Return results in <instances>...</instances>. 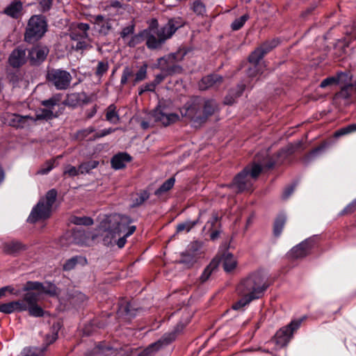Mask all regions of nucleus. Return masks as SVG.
I'll list each match as a JSON object with an SVG mask.
<instances>
[{
    "mask_svg": "<svg viewBox=\"0 0 356 356\" xmlns=\"http://www.w3.org/2000/svg\"><path fill=\"white\" fill-rule=\"evenodd\" d=\"M334 99H341L345 104H349L356 99V82L346 84L335 94Z\"/></svg>",
    "mask_w": 356,
    "mask_h": 356,
    "instance_id": "a211bd4d",
    "label": "nucleus"
},
{
    "mask_svg": "<svg viewBox=\"0 0 356 356\" xmlns=\"http://www.w3.org/2000/svg\"><path fill=\"white\" fill-rule=\"evenodd\" d=\"M24 250V245L17 241H12L4 245V250L8 254H15Z\"/></svg>",
    "mask_w": 356,
    "mask_h": 356,
    "instance_id": "72a5a7b5",
    "label": "nucleus"
},
{
    "mask_svg": "<svg viewBox=\"0 0 356 356\" xmlns=\"http://www.w3.org/2000/svg\"><path fill=\"white\" fill-rule=\"evenodd\" d=\"M22 3L19 1L11 2L5 9L3 13L13 18H18L22 14Z\"/></svg>",
    "mask_w": 356,
    "mask_h": 356,
    "instance_id": "393cba45",
    "label": "nucleus"
},
{
    "mask_svg": "<svg viewBox=\"0 0 356 356\" xmlns=\"http://www.w3.org/2000/svg\"><path fill=\"white\" fill-rule=\"evenodd\" d=\"M150 118L156 122H161L164 126H168L179 120L178 115L166 111L165 108L161 105H159L150 113Z\"/></svg>",
    "mask_w": 356,
    "mask_h": 356,
    "instance_id": "2eb2a0df",
    "label": "nucleus"
},
{
    "mask_svg": "<svg viewBox=\"0 0 356 356\" xmlns=\"http://www.w3.org/2000/svg\"><path fill=\"white\" fill-rule=\"evenodd\" d=\"M356 131V124L348 125L344 128L341 129L337 132V136L345 135Z\"/></svg>",
    "mask_w": 356,
    "mask_h": 356,
    "instance_id": "052dcab7",
    "label": "nucleus"
},
{
    "mask_svg": "<svg viewBox=\"0 0 356 356\" xmlns=\"http://www.w3.org/2000/svg\"><path fill=\"white\" fill-rule=\"evenodd\" d=\"M293 191L294 187L293 186L286 188L282 194L283 198H288L293 193Z\"/></svg>",
    "mask_w": 356,
    "mask_h": 356,
    "instance_id": "774afa93",
    "label": "nucleus"
},
{
    "mask_svg": "<svg viewBox=\"0 0 356 356\" xmlns=\"http://www.w3.org/2000/svg\"><path fill=\"white\" fill-rule=\"evenodd\" d=\"M46 79L49 84L57 90H66L70 86L72 77L66 70L52 68L48 70Z\"/></svg>",
    "mask_w": 356,
    "mask_h": 356,
    "instance_id": "9d476101",
    "label": "nucleus"
},
{
    "mask_svg": "<svg viewBox=\"0 0 356 356\" xmlns=\"http://www.w3.org/2000/svg\"><path fill=\"white\" fill-rule=\"evenodd\" d=\"M33 290L26 291V293L24 294L23 301L26 302V305L31 307L37 304L40 293L38 291L34 292Z\"/></svg>",
    "mask_w": 356,
    "mask_h": 356,
    "instance_id": "7c9ffc66",
    "label": "nucleus"
},
{
    "mask_svg": "<svg viewBox=\"0 0 356 356\" xmlns=\"http://www.w3.org/2000/svg\"><path fill=\"white\" fill-rule=\"evenodd\" d=\"M131 157L126 152L115 154L111 159L112 167L115 170L124 168L127 163L130 162Z\"/></svg>",
    "mask_w": 356,
    "mask_h": 356,
    "instance_id": "b1692460",
    "label": "nucleus"
},
{
    "mask_svg": "<svg viewBox=\"0 0 356 356\" xmlns=\"http://www.w3.org/2000/svg\"><path fill=\"white\" fill-rule=\"evenodd\" d=\"M147 30H144L138 34L134 35L127 43L131 47H136L146 39Z\"/></svg>",
    "mask_w": 356,
    "mask_h": 356,
    "instance_id": "e433bc0d",
    "label": "nucleus"
},
{
    "mask_svg": "<svg viewBox=\"0 0 356 356\" xmlns=\"http://www.w3.org/2000/svg\"><path fill=\"white\" fill-rule=\"evenodd\" d=\"M106 118L113 124H117L119 122L120 118L115 111V107L114 105L112 104L108 107Z\"/></svg>",
    "mask_w": 356,
    "mask_h": 356,
    "instance_id": "58836bf2",
    "label": "nucleus"
},
{
    "mask_svg": "<svg viewBox=\"0 0 356 356\" xmlns=\"http://www.w3.org/2000/svg\"><path fill=\"white\" fill-rule=\"evenodd\" d=\"M134 31V26L130 25L124 27L120 33V35L123 39L132 34Z\"/></svg>",
    "mask_w": 356,
    "mask_h": 356,
    "instance_id": "e2e57ef3",
    "label": "nucleus"
},
{
    "mask_svg": "<svg viewBox=\"0 0 356 356\" xmlns=\"http://www.w3.org/2000/svg\"><path fill=\"white\" fill-rule=\"evenodd\" d=\"M252 66L248 69L247 74L249 77H255L257 74H261V65L259 64H251Z\"/></svg>",
    "mask_w": 356,
    "mask_h": 356,
    "instance_id": "8fccbe9b",
    "label": "nucleus"
},
{
    "mask_svg": "<svg viewBox=\"0 0 356 356\" xmlns=\"http://www.w3.org/2000/svg\"><path fill=\"white\" fill-rule=\"evenodd\" d=\"M285 222H286V217L282 215V216H278V218H277V220L275 222V225H274V232H275V235L278 236L280 234Z\"/></svg>",
    "mask_w": 356,
    "mask_h": 356,
    "instance_id": "37998d69",
    "label": "nucleus"
},
{
    "mask_svg": "<svg viewBox=\"0 0 356 356\" xmlns=\"http://www.w3.org/2000/svg\"><path fill=\"white\" fill-rule=\"evenodd\" d=\"M211 232V234H210V238L212 240V241H215L216 240L217 238H218L219 236H220V234L221 232L220 229V227L219 228H216V229H213Z\"/></svg>",
    "mask_w": 356,
    "mask_h": 356,
    "instance_id": "338daca9",
    "label": "nucleus"
},
{
    "mask_svg": "<svg viewBox=\"0 0 356 356\" xmlns=\"http://www.w3.org/2000/svg\"><path fill=\"white\" fill-rule=\"evenodd\" d=\"M248 18V15H243L240 18L236 19L232 24V29L234 31L240 29Z\"/></svg>",
    "mask_w": 356,
    "mask_h": 356,
    "instance_id": "de8ad7c7",
    "label": "nucleus"
},
{
    "mask_svg": "<svg viewBox=\"0 0 356 356\" xmlns=\"http://www.w3.org/2000/svg\"><path fill=\"white\" fill-rule=\"evenodd\" d=\"M57 197V191L55 189L49 191L45 196L40 200L38 204L33 208L28 221L35 223L40 220L49 218L51 213L52 206Z\"/></svg>",
    "mask_w": 356,
    "mask_h": 356,
    "instance_id": "0eeeda50",
    "label": "nucleus"
},
{
    "mask_svg": "<svg viewBox=\"0 0 356 356\" xmlns=\"http://www.w3.org/2000/svg\"><path fill=\"white\" fill-rule=\"evenodd\" d=\"M80 258L78 257H74L66 261L65 264L63 265V269L65 270H72L78 263V261Z\"/></svg>",
    "mask_w": 356,
    "mask_h": 356,
    "instance_id": "864d4df0",
    "label": "nucleus"
},
{
    "mask_svg": "<svg viewBox=\"0 0 356 356\" xmlns=\"http://www.w3.org/2000/svg\"><path fill=\"white\" fill-rule=\"evenodd\" d=\"M222 81V77L218 74H211L204 76L199 83V88L202 90L213 86H219Z\"/></svg>",
    "mask_w": 356,
    "mask_h": 356,
    "instance_id": "5701e85b",
    "label": "nucleus"
},
{
    "mask_svg": "<svg viewBox=\"0 0 356 356\" xmlns=\"http://www.w3.org/2000/svg\"><path fill=\"white\" fill-rule=\"evenodd\" d=\"M222 262L223 268L227 272L232 270L236 266V261L230 253H225L223 255Z\"/></svg>",
    "mask_w": 356,
    "mask_h": 356,
    "instance_id": "473e14b6",
    "label": "nucleus"
},
{
    "mask_svg": "<svg viewBox=\"0 0 356 356\" xmlns=\"http://www.w3.org/2000/svg\"><path fill=\"white\" fill-rule=\"evenodd\" d=\"M73 222L76 225H92L93 220L87 217L75 218Z\"/></svg>",
    "mask_w": 356,
    "mask_h": 356,
    "instance_id": "bf43d9fd",
    "label": "nucleus"
},
{
    "mask_svg": "<svg viewBox=\"0 0 356 356\" xmlns=\"http://www.w3.org/2000/svg\"><path fill=\"white\" fill-rule=\"evenodd\" d=\"M62 95L60 94H56L52 96L51 98L42 102V104L48 108L51 109L54 106L57 105L61 100Z\"/></svg>",
    "mask_w": 356,
    "mask_h": 356,
    "instance_id": "79ce46f5",
    "label": "nucleus"
},
{
    "mask_svg": "<svg viewBox=\"0 0 356 356\" xmlns=\"http://www.w3.org/2000/svg\"><path fill=\"white\" fill-rule=\"evenodd\" d=\"M356 210V200L348 204L342 211V214H349Z\"/></svg>",
    "mask_w": 356,
    "mask_h": 356,
    "instance_id": "0e129e2a",
    "label": "nucleus"
},
{
    "mask_svg": "<svg viewBox=\"0 0 356 356\" xmlns=\"http://www.w3.org/2000/svg\"><path fill=\"white\" fill-rule=\"evenodd\" d=\"M14 307V312H24L26 311L29 306L26 305V302L23 300H19L16 301H12Z\"/></svg>",
    "mask_w": 356,
    "mask_h": 356,
    "instance_id": "603ef678",
    "label": "nucleus"
},
{
    "mask_svg": "<svg viewBox=\"0 0 356 356\" xmlns=\"http://www.w3.org/2000/svg\"><path fill=\"white\" fill-rule=\"evenodd\" d=\"M147 72V65L146 63H144L139 67L138 70L135 74L134 79H133V85L135 86L136 83L146 79Z\"/></svg>",
    "mask_w": 356,
    "mask_h": 356,
    "instance_id": "f704fd0d",
    "label": "nucleus"
},
{
    "mask_svg": "<svg viewBox=\"0 0 356 356\" xmlns=\"http://www.w3.org/2000/svg\"><path fill=\"white\" fill-rule=\"evenodd\" d=\"M201 248V244L199 242H193L188 248L180 253L179 259L177 262L182 264L186 268H191L197 261L198 252Z\"/></svg>",
    "mask_w": 356,
    "mask_h": 356,
    "instance_id": "ddd939ff",
    "label": "nucleus"
},
{
    "mask_svg": "<svg viewBox=\"0 0 356 356\" xmlns=\"http://www.w3.org/2000/svg\"><path fill=\"white\" fill-rule=\"evenodd\" d=\"M134 76V72L132 69L128 66H126L122 74L120 83L122 85H124L128 82V80L130 77Z\"/></svg>",
    "mask_w": 356,
    "mask_h": 356,
    "instance_id": "09e8293b",
    "label": "nucleus"
},
{
    "mask_svg": "<svg viewBox=\"0 0 356 356\" xmlns=\"http://www.w3.org/2000/svg\"><path fill=\"white\" fill-rule=\"evenodd\" d=\"M218 264L219 261L216 259H213L210 262L200 277V280L202 282H206L209 278L210 275L217 269Z\"/></svg>",
    "mask_w": 356,
    "mask_h": 356,
    "instance_id": "c85d7f7f",
    "label": "nucleus"
},
{
    "mask_svg": "<svg viewBox=\"0 0 356 356\" xmlns=\"http://www.w3.org/2000/svg\"><path fill=\"white\" fill-rule=\"evenodd\" d=\"M265 276L261 273H255L243 280L236 288L241 298L232 305L235 310L240 309L251 301L261 298L268 288Z\"/></svg>",
    "mask_w": 356,
    "mask_h": 356,
    "instance_id": "f03ea898",
    "label": "nucleus"
},
{
    "mask_svg": "<svg viewBox=\"0 0 356 356\" xmlns=\"http://www.w3.org/2000/svg\"><path fill=\"white\" fill-rule=\"evenodd\" d=\"M108 69V63L105 62V61H100L98 63V65L97 66V70H96L95 74L97 76H102L105 72H106Z\"/></svg>",
    "mask_w": 356,
    "mask_h": 356,
    "instance_id": "5fc2aeb1",
    "label": "nucleus"
},
{
    "mask_svg": "<svg viewBox=\"0 0 356 356\" xmlns=\"http://www.w3.org/2000/svg\"><path fill=\"white\" fill-rule=\"evenodd\" d=\"M261 169V165L258 163L248 165L234 177L232 184L222 186V187L231 190L232 193L229 195L250 191Z\"/></svg>",
    "mask_w": 356,
    "mask_h": 356,
    "instance_id": "20e7f679",
    "label": "nucleus"
},
{
    "mask_svg": "<svg viewBox=\"0 0 356 356\" xmlns=\"http://www.w3.org/2000/svg\"><path fill=\"white\" fill-rule=\"evenodd\" d=\"M301 323V319L292 321L287 326L281 328L276 332L273 341L279 348L286 346L293 332L300 326Z\"/></svg>",
    "mask_w": 356,
    "mask_h": 356,
    "instance_id": "f8f14e48",
    "label": "nucleus"
},
{
    "mask_svg": "<svg viewBox=\"0 0 356 356\" xmlns=\"http://www.w3.org/2000/svg\"><path fill=\"white\" fill-rule=\"evenodd\" d=\"M205 212H202L200 213V217L197 220L193 221L187 220L186 222L179 223L177 226V232H181L184 231L188 232L195 225H197L199 222L200 219L201 218H203L205 216Z\"/></svg>",
    "mask_w": 356,
    "mask_h": 356,
    "instance_id": "cd10ccee",
    "label": "nucleus"
},
{
    "mask_svg": "<svg viewBox=\"0 0 356 356\" xmlns=\"http://www.w3.org/2000/svg\"><path fill=\"white\" fill-rule=\"evenodd\" d=\"M216 109L217 104L213 99L195 97L185 104L180 109V113L183 118L200 124L213 115Z\"/></svg>",
    "mask_w": 356,
    "mask_h": 356,
    "instance_id": "7ed1b4c3",
    "label": "nucleus"
},
{
    "mask_svg": "<svg viewBox=\"0 0 356 356\" xmlns=\"http://www.w3.org/2000/svg\"><path fill=\"white\" fill-rule=\"evenodd\" d=\"M185 55V51L178 50L175 53L159 58L158 66L163 72L168 75L179 74L182 72V68L177 63L182 60Z\"/></svg>",
    "mask_w": 356,
    "mask_h": 356,
    "instance_id": "1a4fd4ad",
    "label": "nucleus"
},
{
    "mask_svg": "<svg viewBox=\"0 0 356 356\" xmlns=\"http://www.w3.org/2000/svg\"><path fill=\"white\" fill-rule=\"evenodd\" d=\"M265 276L261 273H255L243 280L236 288L241 298L232 305L235 310L240 309L251 301L261 298L268 288Z\"/></svg>",
    "mask_w": 356,
    "mask_h": 356,
    "instance_id": "f257e3e1",
    "label": "nucleus"
},
{
    "mask_svg": "<svg viewBox=\"0 0 356 356\" xmlns=\"http://www.w3.org/2000/svg\"><path fill=\"white\" fill-rule=\"evenodd\" d=\"M48 54L49 49L46 46L37 45L30 50L29 58L33 64H39L45 60Z\"/></svg>",
    "mask_w": 356,
    "mask_h": 356,
    "instance_id": "6ab92c4d",
    "label": "nucleus"
},
{
    "mask_svg": "<svg viewBox=\"0 0 356 356\" xmlns=\"http://www.w3.org/2000/svg\"><path fill=\"white\" fill-rule=\"evenodd\" d=\"M111 225L109 227L105 230L104 241L106 243L110 244L115 240L116 237L124 234V236H129L136 230V226L131 225V219L120 214H114L111 216L108 220Z\"/></svg>",
    "mask_w": 356,
    "mask_h": 356,
    "instance_id": "39448f33",
    "label": "nucleus"
},
{
    "mask_svg": "<svg viewBox=\"0 0 356 356\" xmlns=\"http://www.w3.org/2000/svg\"><path fill=\"white\" fill-rule=\"evenodd\" d=\"M346 76V75L343 73H339L337 76L327 77L323 80L320 84V87L325 88L327 86L339 84L341 82L343 77Z\"/></svg>",
    "mask_w": 356,
    "mask_h": 356,
    "instance_id": "c756f323",
    "label": "nucleus"
},
{
    "mask_svg": "<svg viewBox=\"0 0 356 356\" xmlns=\"http://www.w3.org/2000/svg\"><path fill=\"white\" fill-rule=\"evenodd\" d=\"M35 290L39 292L40 295L44 293L50 296H54L57 294V289L54 284L51 283L42 284L39 282H27L23 291Z\"/></svg>",
    "mask_w": 356,
    "mask_h": 356,
    "instance_id": "f3484780",
    "label": "nucleus"
},
{
    "mask_svg": "<svg viewBox=\"0 0 356 356\" xmlns=\"http://www.w3.org/2000/svg\"><path fill=\"white\" fill-rule=\"evenodd\" d=\"M9 63L13 67H18L26 61V51L23 48L18 47L14 49L9 56Z\"/></svg>",
    "mask_w": 356,
    "mask_h": 356,
    "instance_id": "4be33fe9",
    "label": "nucleus"
},
{
    "mask_svg": "<svg viewBox=\"0 0 356 356\" xmlns=\"http://www.w3.org/2000/svg\"><path fill=\"white\" fill-rule=\"evenodd\" d=\"M220 217L217 213L213 212L207 219L203 230L211 232L214 229L219 228L220 227Z\"/></svg>",
    "mask_w": 356,
    "mask_h": 356,
    "instance_id": "bb28decb",
    "label": "nucleus"
},
{
    "mask_svg": "<svg viewBox=\"0 0 356 356\" xmlns=\"http://www.w3.org/2000/svg\"><path fill=\"white\" fill-rule=\"evenodd\" d=\"M264 56V53L257 47L248 56V61L250 64H259V61Z\"/></svg>",
    "mask_w": 356,
    "mask_h": 356,
    "instance_id": "a19ab883",
    "label": "nucleus"
},
{
    "mask_svg": "<svg viewBox=\"0 0 356 356\" xmlns=\"http://www.w3.org/2000/svg\"><path fill=\"white\" fill-rule=\"evenodd\" d=\"M177 330L165 334L157 341L150 344L147 348L140 352L138 356H152L161 348L168 346L177 337Z\"/></svg>",
    "mask_w": 356,
    "mask_h": 356,
    "instance_id": "4468645a",
    "label": "nucleus"
},
{
    "mask_svg": "<svg viewBox=\"0 0 356 356\" xmlns=\"http://www.w3.org/2000/svg\"><path fill=\"white\" fill-rule=\"evenodd\" d=\"M54 113L51 109L50 108H44L40 113L36 115V118L35 119V122L37 120H49L51 119L54 117Z\"/></svg>",
    "mask_w": 356,
    "mask_h": 356,
    "instance_id": "a18cd8bd",
    "label": "nucleus"
},
{
    "mask_svg": "<svg viewBox=\"0 0 356 356\" xmlns=\"http://www.w3.org/2000/svg\"><path fill=\"white\" fill-rule=\"evenodd\" d=\"M175 182V179L174 177H170L168 180H166L160 187L155 191V195H160L163 193H165L170 190L174 186Z\"/></svg>",
    "mask_w": 356,
    "mask_h": 356,
    "instance_id": "ea45409f",
    "label": "nucleus"
},
{
    "mask_svg": "<svg viewBox=\"0 0 356 356\" xmlns=\"http://www.w3.org/2000/svg\"><path fill=\"white\" fill-rule=\"evenodd\" d=\"M193 10L195 13L202 15L205 12V7L201 1H196L193 3Z\"/></svg>",
    "mask_w": 356,
    "mask_h": 356,
    "instance_id": "13d9d810",
    "label": "nucleus"
},
{
    "mask_svg": "<svg viewBox=\"0 0 356 356\" xmlns=\"http://www.w3.org/2000/svg\"><path fill=\"white\" fill-rule=\"evenodd\" d=\"M27 310L29 314L34 317L42 316L44 313L43 309L38 304L29 307Z\"/></svg>",
    "mask_w": 356,
    "mask_h": 356,
    "instance_id": "49530a36",
    "label": "nucleus"
},
{
    "mask_svg": "<svg viewBox=\"0 0 356 356\" xmlns=\"http://www.w3.org/2000/svg\"><path fill=\"white\" fill-rule=\"evenodd\" d=\"M181 26L180 23L175 19H170L162 28L154 29L150 28L147 30L146 45L150 49L160 48L162 44Z\"/></svg>",
    "mask_w": 356,
    "mask_h": 356,
    "instance_id": "423d86ee",
    "label": "nucleus"
},
{
    "mask_svg": "<svg viewBox=\"0 0 356 356\" xmlns=\"http://www.w3.org/2000/svg\"><path fill=\"white\" fill-rule=\"evenodd\" d=\"M135 309L132 307V305L129 302L122 303L120 306L119 312L120 314H124L130 316L135 315Z\"/></svg>",
    "mask_w": 356,
    "mask_h": 356,
    "instance_id": "c03bdc74",
    "label": "nucleus"
},
{
    "mask_svg": "<svg viewBox=\"0 0 356 356\" xmlns=\"http://www.w3.org/2000/svg\"><path fill=\"white\" fill-rule=\"evenodd\" d=\"M90 26L85 23H79L72 26L70 31V37L74 42L72 48L76 51L83 50L90 46V38L88 31Z\"/></svg>",
    "mask_w": 356,
    "mask_h": 356,
    "instance_id": "6e6552de",
    "label": "nucleus"
},
{
    "mask_svg": "<svg viewBox=\"0 0 356 356\" xmlns=\"http://www.w3.org/2000/svg\"><path fill=\"white\" fill-rule=\"evenodd\" d=\"M90 102V98L85 92H74L67 95L64 104L66 106L75 107L81 104H87Z\"/></svg>",
    "mask_w": 356,
    "mask_h": 356,
    "instance_id": "aec40b11",
    "label": "nucleus"
},
{
    "mask_svg": "<svg viewBox=\"0 0 356 356\" xmlns=\"http://www.w3.org/2000/svg\"><path fill=\"white\" fill-rule=\"evenodd\" d=\"M99 165V161L95 160H91L85 163H81L79 165V170L81 174L89 173L92 169H95Z\"/></svg>",
    "mask_w": 356,
    "mask_h": 356,
    "instance_id": "4c0bfd02",
    "label": "nucleus"
},
{
    "mask_svg": "<svg viewBox=\"0 0 356 356\" xmlns=\"http://www.w3.org/2000/svg\"><path fill=\"white\" fill-rule=\"evenodd\" d=\"M3 121L9 126L22 129L35 122V119L30 115H20L17 113H8L3 115Z\"/></svg>",
    "mask_w": 356,
    "mask_h": 356,
    "instance_id": "dca6fc26",
    "label": "nucleus"
},
{
    "mask_svg": "<svg viewBox=\"0 0 356 356\" xmlns=\"http://www.w3.org/2000/svg\"><path fill=\"white\" fill-rule=\"evenodd\" d=\"M279 41L276 39H273L269 41H266L262 43L258 48L264 53V55L270 52L275 47L278 45Z\"/></svg>",
    "mask_w": 356,
    "mask_h": 356,
    "instance_id": "c9c22d12",
    "label": "nucleus"
},
{
    "mask_svg": "<svg viewBox=\"0 0 356 356\" xmlns=\"http://www.w3.org/2000/svg\"><path fill=\"white\" fill-rule=\"evenodd\" d=\"M313 245V241L307 239L295 246L291 250V255L294 258H301L306 256Z\"/></svg>",
    "mask_w": 356,
    "mask_h": 356,
    "instance_id": "412c9836",
    "label": "nucleus"
},
{
    "mask_svg": "<svg viewBox=\"0 0 356 356\" xmlns=\"http://www.w3.org/2000/svg\"><path fill=\"white\" fill-rule=\"evenodd\" d=\"M94 23L99 26V32L107 34L112 27L111 21L103 15H98L93 17Z\"/></svg>",
    "mask_w": 356,
    "mask_h": 356,
    "instance_id": "a878e982",
    "label": "nucleus"
},
{
    "mask_svg": "<svg viewBox=\"0 0 356 356\" xmlns=\"http://www.w3.org/2000/svg\"><path fill=\"white\" fill-rule=\"evenodd\" d=\"M54 168V162L51 161H47L44 166L42 167L38 172L40 175H46Z\"/></svg>",
    "mask_w": 356,
    "mask_h": 356,
    "instance_id": "680f3d73",
    "label": "nucleus"
},
{
    "mask_svg": "<svg viewBox=\"0 0 356 356\" xmlns=\"http://www.w3.org/2000/svg\"><path fill=\"white\" fill-rule=\"evenodd\" d=\"M43 10H49L52 4L53 0H38Z\"/></svg>",
    "mask_w": 356,
    "mask_h": 356,
    "instance_id": "69168bd1",
    "label": "nucleus"
},
{
    "mask_svg": "<svg viewBox=\"0 0 356 356\" xmlns=\"http://www.w3.org/2000/svg\"><path fill=\"white\" fill-rule=\"evenodd\" d=\"M149 194L146 191H143L132 197V207H137L142 205L148 198Z\"/></svg>",
    "mask_w": 356,
    "mask_h": 356,
    "instance_id": "2f4dec72",
    "label": "nucleus"
},
{
    "mask_svg": "<svg viewBox=\"0 0 356 356\" xmlns=\"http://www.w3.org/2000/svg\"><path fill=\"white\" fill-rule=\"evenodd\" d=\"M46 348H26V351L29 352V356H43L44 352Z\"/></svg>",
    "mask_w": 356,
    "mask_h": 356,
    "instance_id": "4d7b16f0",
    "label": "nucleus"
},
{
    "mask_svg": "<svg viewBox=\"0 0 356 356\" xmlns=\"http://www.w3.org/2000/svg\"><path fill=\"white\" fill-rule=\"evenodd\" d=\"M46 22L43 17L34 15L29 21L25 33V40L28 42L40 38L46 32Z\"/></svg>",
    "mask_w": 356,
    "mask_h": 356,
    "instance_id": "9b49d317",
    "label": "nucleus"
},
{
    "mask_svg": "<svg viewBox=\"0 0 356 356\" xmlns=\"http://www.w3.org/2000/svg\"><path fill=\"white\" fill-rule=\"evenodd\" d=\"M0 312L3 314H11L14 312L13 302H9L0 305Z\"/></svg>",
    "mask_w": 356,
    "mask_h": 356,
    "instance_id": "6e6d98bb",
    "label": "nucleus"
},
{
    "mask_svg": "<svg viewBox=\"0 0 356 356\" xmlns=\"http://www.w3.org/2000/svg\"><path fill=\"white\" fill-rule=\"evenodd\" d=\"M63 174L65 175H67L68 177H74L79 175L80 173L79 168H76V167L67 165L65 167Z\"/></svg>",
    "mask_w": 356,
    "mask_h": 356,
    "instance_id": "3c124183",
    "label": "nucleus"
}]
</instances>
